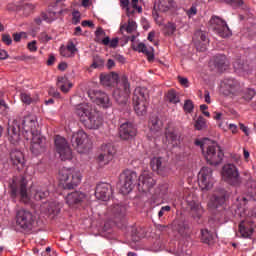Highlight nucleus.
Masks as SVG:
<instances>
[{
  "label": "nucleus",
  "mask_w": 256,
  "mask_h": 256,
  "mask_svg": "<svg viewBox=\"0 0 256 256\" xmlns=\"http://www.w3.org/2000/svg\"><path fill=\"white\" fill-rule=\"evenodd\" d=\"M37 117L26 116L22 121V135L27 141H30V149L33 155H40L45 151V137L37 129Z\"/></svg>",
  "instance_id": "f257e3e1"
},
{
  "label": "nucleus",
  "mask_w": 256,
  "mask_h": 256,
  "mask_svg": "<svg viewBox=\"0 0 256 256\" xmlns=\"http://www.w3.org/2000/svg\"><path fill=\"white\" fill-rule=\"evenodd\" d=\"M195 145L201 147L205 160L209 165H219L223 161V151L213 140H209L208 138L196 140Z\"/></svg>",
  "instance_id": "f03ea898"
},
{
  "label": "nucleus",
  "mask_w": 256,
  "mask_h": 256,
  "mask_svg": "<svg viewBox=\"0 0 256 256\" xmlns=\"http://www.w3.org/2000/svg\"><path fill=\"white\" fill-rule=\"evenodd\" d=\"M58 179L64 189H75L81 185L83 174L76 168L64 167L59 171Z\"/></svg>",
  "instance_id": "7ed1b4c3"
},
{
  "label": "nucleus",
  "mask_w": 256,
  "mask_h": 256,
  "mask_svg": "<svg viewBox=\"0 0 256 256\" xmlns=\"http://www.w3.org/2000/svg\"><path fill=\"white\" fill-rule=\"evenodd\" d=\"M133 105L136 115L143 117L147 115V107L149 105V91L144 87H137L134 90Z\"/></svg>",
  "instance_id": "20e7f679"
},
{
  "label": "nucleus",
  "mask_w": 256,
  "mask_h": 256,
  "mask_svg": "<svg viewBox=\"0 0 256 256\" xmlns=\"http://www.w3.org/2000/svg\"><path fill=\"white\" fill-rule=\"evenodd\" d=\"M19 194L23 203H29L31 199H35V201H42V199H46V197H49V190H47L46 188H32L31 191L28 192L27 180H25V178H22Z\"/></svg>",
  "instance_id": "39448f33"
},
{
  "label": "nucleus",
  "mask_w": 256,
  "mask_h": 256,
  "mask_svg": "<svg viewBox=\"0 0 256 256\" xmlns=\"http://www.w3.org/2000/svg\"><path fill=\"white\" fill-rule=\"evenodd\" d=\"M129 81L126 76H123L121 83L118 84V88L114 90L113 97L118 105H127L129 101V95L131 94Z\"/></svg>",
  "instance_id": "423d86ee"
},
{
  "label": "nucleus",
  "mask_w": 256,
  "mask_h": 256,
  "mask_svg": "<svg viewBox=\"0 0 256 256\" xmlns=\"http://www.w3.org/2000/svg\"><path fill=\"white\" fill-rule=\"evenodd\" d=\"M72 145L78 153H88L91 149V140L85 131L80 130L72 136Z\"/></svg>",
  "instance_id": "0eeeda50"
},
{
  "label": "nucleus",
  "mask_w": 256,
  "mask_h": 256,
  "mask_svg": "<svg viewBox=\"0 0 256 256\" xmlns=\"http://www.w3.org/2000/svg\"><path fill=\"white\" fill-rule=\"evenodd\" d=\"M137 181V173L131 170L124 171L120 176V191L122 195H129Z\"/></svg>",
  "instance_id": "6e6552de"
},
{
  "label": "nucleus",
  "mask_w": 256,
  "mask_h": 256,
  "mask_svg": "<svg viewBox=\"0 0 256 256\" xmlns=\"http://www.w3.org/2000/svg\"><path fill=\"white\" fill-rule=\"evenodd\" d=\"M215 180L213 179V170L209 167H203L198 173V185L202 191H209L213 189V184Z\"/></svg>",
  "instance_id": "1a4fd4ad"
},
{
  "label": "nucleus",
  "mask_w": 256,
  "mask_h": 256,
  "mask_svg": "<svg viewBox=\"0 0 256 256\" xmlns=\"http://www.w3.org/2000/svg\"><path fill=\"white\" fill-rule=\"evenodd\" d=\"M220 93L223 95H241V84L233 78H226L220 83Z\"/></svg>",
  "instance_id": "9d476101"
},
{
  "label": "nucleus",
  "mask_w": 256,
  "mask_h": 256,
  "mask_svg": "<svg viewBox=\"0 0 256 256\" xmlns=\"http://www.w3.org/2000/svg\"><path fill=\"white\" fill-rule=\"evenodd\" d=\"M222 179L229 183V185H239L241 177H239V170L236 165L226 164L222 169Z\"/></svg>",
  "instance_id": "9b49d317"
},
{
  "label": "nucleus",
  "mask_w": 256,
  "mask_h": 256,
  "mask_svg": "<svg viewBox=\"0 0 256 256\" xmlns=\"http://www.w3.org/2000/svg\"><path fill=\"white\" fill-rule=\"evenodd\" d=\"M55 148L62 161H69L73 159L71 147H69V143H67V140L64 137L56 136Z\"/></svg>",
  "instance_id": "f8f14e48"
},
{
  "label": "nucleus",
  "mask_w": 256,
  "mask_h": 256,
  "mask_svg": "<svg viewBox=\"0 0 256 256\" xmlns=\"http://www.w3.org/2000/svg\"><path fill=\"white\" fill-rule=\"evenodd\" d=\"M210 25H211L212 29H214V31H216V33H217V35H219V37H223L224 39L227 37H231V35H232L231 29H229L227 22H225L220 17L213 16L210 19Z\"/></svg>",
  "instance_id": "ddd939ff"
},
{
  "label": "nucleus",
  "mask_w": 256,
  "mask_h": 256,
  "mask_svg": "<svg viewBox=\"0 0 256 256\" xmlns=\"http://www.w3.org/2000/svg\"><path fill=\"white\" fill-rule=\"evenodd\" d=\"M35 218L30 211L25 209H20L16 213V225L20 227V229H29L33 226V222Z\"/></svg>",
  "instance_id": "4468645a"
},
{
  "label": "nucleus",
  "mask_w": 256,
  "mask_h": 256,
  "mask_svg": "<svg viewBox=\"0 0 256 256\" xmlns=\"http://www.w3.org/2000/svg\"><path fill=\"white\" fill-rule=\"evenodd\" d=\"M8 141L17 145L21 141V122L13 120L8 122Z\"/></svg>",
  "instance_id": "2eb2a0df"
},
{
  "label": "nucleus",
  "mask_w": 256,
  "mask_h": 256,
  "mask_svg": "<svg viewBox=\"0 0 256 256\" xmlns=\"http://www.w3.org/2000/svg\"><path fill=\"white\" fill-rule=\"evenodd\" d=\"M115 156V147L112 144H104L102 146V153H100L97 157V161L100 167H105V165H109L110 161H113V157Z\"/></svg>",
  "instance_id": "dca6fc26"
},
{
  "label": "nucleus",
  "mask_w": 256,
  "mask_h": 256,
  "mask_svg": "<svg viewBox=\"0 0 256 256\" xmlns=\"http://www.w3.org/2000/svg\"><path fill=\"white\" fill-rule=\"evenodd\" d=\"M89 97L94 103H96V105H100V107H103L104 109H109L111 106L109 95L101 90L89 92Z\"/></svg>",
  "instance_id": "f3484780"
},
{
  "label": "nucleus",
  "mask_w": 256,
  "mask_h": 256,
  "mask_svg": "<svg viewBox=\"0 0 256 256\" xmlns=\"http://www.w3.org/2000/svg\"><path fill=\"white\" fill-rule=\"evenodd\" d=\"M186 203H188L190 207V214L194 219H201V215H203V206L197 201V196H193L189 194L186 196Z\"/></svg>",
  "instance_id": "a211bd4d"
},
{
  "label": "nucleus",
  "mask_w": 256,
  "mask_h": 256,
  "mask_svg": "<svg viewBox=\"0 0 256 256\" xmlns=\"http://www.w3.org/2000/svg\"><path fill=\"white\" fill-rule=\"evenodd\" d=\"M95 111L96 110L93 108V105L89 103H81L75 107V115H77L82 123L88 119Z\"/></svg>",
  "instance_id": "6ab92c4d"
},
{
  "label": "nucleus",
  "mask_w": 256,
  "mask_h": 256,
  "mask_svg": "<svg viewBox=\"0 0 256 256\" xmlns=\"http://www.w3.org/2000/svg\"><path fill=\"white\" fill-rule=\"evenodd\" d=\"M150 166L158 175H167L169 173V165L162 157H153L150 161Z\"/></svg>",
  "instance_id": "aec40b11"
},
{
  "label": "nucleus",
  "mask_w": 256,
  "mask_h": 256,
  "mask_svg": "<svg viewBox=\"0 0 256 256\" xmlns=\"http://www.w3.org/2000/svg\"><path fill=\"white\" fill-rule=\"evenodd\" d=\"M112 193L113 191L108 183H100L96 186L95 197L99 201H109Z\"/></svg>",
  "instance_id": "412c9836"
},
{
  "label": "nucleus",
  "mask_w": 256,
  "mask_h": 256,
  "mask_svg": "<svg viewBox=\"0 0 256 256\" xmlns=\"http://www.w3.org/2000/svg\"><path fill=\"white\" fill-rule=\"evenodd\" d=\"M120 137L124 141H128V139H133L135 135H137V128L131 122L123 123L120 126Z\"/></svg>",
  "instance_id": "4be33fe9"
},
{
  "label": "nucleus",
  "mask_w": 256,
  "mask_h": 256,
  "mask_svg": "<svg viewBox=\"0 0 256 256\" xmlns=\"http://www.w3.org/2000/svg\"><path fill=\"white\" fill-rule=\"evenodd\" d=\"M82 123L86 127V129H99V127L103 125V118H101V116L99 115V112H97L96 110L92 115L86 118Z\"/></svg>",
  "instance_id": "5701e85b"
},
{
  "label": "nucleus",
  "mask_w": 256,
  "mask_h": 256,
  "mask_svg": "<svg viewBox=\"0 0 256 256\" xmlns=\"http://www.w3.org/2000/svg\"><path fill=\"white\" fill-rule=\"evenodd\" d=\"M63 10L57 8H53V10H50L46 13H42L39 17L35 19L36 25H41L43 21H46V23H52V21H55L59 17V14L62 13Z\"/></svg>",
  "instance_id": "b1692460"
},
{
  "label": "nucleus",
  "mask_w": 256,
  "mask_h": 256,
  "mask_svg": "<svg viewBox=\"0 0 256 256\" xmlns=\"http://www.w3.org/2000/svg\"><path fill=\"white\" fill-rule=\"evenodd\" d=\"M225 203V191L221 189L220 191H215L212 197L208 202V208L213 211V209H217L221 207Z\"/></svg>",
  "instance_id": "393cba45"
},
{
  "label": "nucleus",
  "mask_w": 256,
  "mask_h": 256,
  "mask_svg": "<svg viewBox=\"0 0 256 256\" xmlns=\"http://www.w3.org/2000/svg\"><path fill=\"white\" fill-rule=\"evenodd\" d=\"M253 231H255V222L245 220L239 224V233L243 239H250L253 235Z\"/></svg>",
  "instance_id": "a878e982"
},
{
  "label": "nucleus",
  "mask_w": 256,
  "mask_h": 256,
  "mask_svg": "<svg viewBox=\"0 0 256 256\" xmlns=\"http://www.w3.org/2000/svg\"><path fill=\"white\" fill-rule=\"evenodd\" d=\"M137 3H139V0H131L130 4L129 0H120V5L122 9H126L128 17H131L135 11L143 13V8L141 6H137Z\"/></svg>",
  "instance_id": "bb28decb"
},
{
  "label": "nucleus",
  "mask_w": 256,
  "mask_h": 256,
  "mask_svg": "<svg viewBox=\"0 0 256 256\" xmlns=\"http://www.w3.org/2000/svg\"><path fill=\"white\" fill-rule=\"evenodd\" d=\"M138 181L139 187L142 186L145 191H147V189H151V187L155 185V179H153V176L149 171L142 172Z\"/></svg>",
  "instance_id": "cd10ccee"
},
{
  "label": "nucleus",
  "mask_w": 256,
  "mask_h": 256,
  "mask_svg": "<svg viewBox=\"0 0 256 256\" xmlns=\"http://www.w3.org/2000/svg\"><path fill=\"white\" fill-rule=\"evenodd\" d=\"M41 210L44 211L45 213H48V215H57V213L61 211V204L55 200L45 202L41 206Z\"/></svg>",
  "instance_id": "c85d7f7f"
},
{
  "label": "nucleus",
  "mask_w": 256,
  "mask_h": 256,
  "mask_svg": "<svg viewBox=\"0 0 256 256\" xmlns=\"http://www.w3.org/2000/svg\"><path fill=\"white\" fill-rule=\"evenodd\" d=\"M77 53V46L73 42H69L66 46L60 47V55L65 59H71L75 57Z\"/></svg>",
  "instance_id": "c756f323"
},
{
  "label": "nucleus",
  "mask_w": 256,
  "mask_h": 256,
  "mask_svg": "<svg viewBox=\"0 0 256 256\" xmlns=\"http://www.w3.org/2000/svg\"><path fill=\"white\" fill-rule=\"evenodd\" d=\"M65 199L67 205H69V207H73L85 199V194H83L81 191H74L68 194Z\"/></svg>",
  "instance_id": "7c9ffc66"
},
{
  "label": "nucleus",
  "mask_w": 256,
  "mask_h": 256,
  "mask_svg": "<svg viewBox=\"0 0 256 256\" xmlns=\"http://www.w3.org/2000/svg\"><path fill=\"white\" fill-rule=\"evenodd\" d=\"M10 161L16 167H23L25 165V156L21 150H12L10 153Z\"/></svg>",
  "instance_id": "2f4dec72"
},
{
  "label": "nucleus",
  "mask_w": 256,
  "mask_h": 256,
  "mask_svg": "<svg viewBox=\"0 0 256 256\" xmlns=\"http://www.w3.org/2000/svg\"><path fill=\"white\" fill-rule=\"evenodd\" d=\"M117 81H119V75H117L116 73L100 75V82L105 87H111V86L117 84Z\"/></svg>",
  "instance_id": "473e14b6"
},
{
  "label": "nucleus",
  "mask_w": 256,
  "mask_h": 256,
  "mask_svg": "<svg viewBox=\"0 0 256 256\" xmlns=\"http://www.w3.org/2000/svg\"><path fill=\"white\" fill-rule=\"evenodd\" d=\"M234 70L236 73H239V75H245L247 71H249V65L245 63L243 60L238 59L233 63Z\"/></svg>",
  "instance_id": "72a5a7b5"
},
{
  "label": "nucleus",
  "mask_w": 256,
  "mask_h": 256,
  "mask_svg": "<svg viewBox=\"0 0 256 256\" xmlns=\"http://www.w3.org/2000/svg\"><path fill=\"white\" fill-rule=\"evenodd\" d=\"M214 65L218 69H226V67L229 65V62L227 61V57L223 54H219L214 57Z\"/></svg>",
  "instance_id": "f704fd0d"
},
{
  "label": "nucleus",
  "mask_w": 256,
  "mask_h": 256,
  "mask_svg": "<svg viewBox=\"0 0 256 256\" xmlns=\"http://www.w3.org/2000/svg\"><path fill=\"white\" fill-rule=\"evenodd\" d=\"M175 2L173 0H158L156 6L158 7L159 11L165 13V11H169L171 7H173Z\"/></svg>",
  "instance_id": "c9c22d12"
},
{
  "label": "nucleus",
  "mask_w": 256,
  "mask_h": 256,
  "mask_svg": "<svg viewBox=\"0 0 256 256\" xmlns=\"http://www.w3.org/2000/svg\"><path fill=\"white\" fill-rule=\"evenodd\" d=\"M137 30V23L133 20H129L128 21V25L127 24H122L120 26V32L121 33H133V31Z\"/></svg>",
  "instance_id": "e433bc0d"
},
{
  "label": "nucleus",
  "mask_w": 256,
  "mask_h": 256,
  "mask_svg": "<svg viewBox=\"0 0 256 256\" xmlns=\"http://www.w3.org/2000/svg\"><path fill=\"white\" fill-rule=\"evenodd\" d=\"M58 87H60L63 93H69V89L73 87V83L67 81V78H59L58 79Z\"/></svg>",
  "instance_id": "4c0bfd02"
},
{
  "label": "nucleus",
  "mask_w": 256,
  "mask_h": 256,
  "mask_svg": "<svg viewBox=\"0 0 256 256\" xmlns=\"http://www.w3.org/2000/svg\"><path fill=\"white\" fill-rule=\"evenodd\" d=\"M149 127H150V130L151 131H159L162 127H163V124L161 123V121L159 120V118L157 117H152L150 119V122H149Z\"/></svg>",
  "instance_id": "58836bf2"
},
{
  "label": "nucleus",
  "mask_w": 256,
  "mask_h": 256,
  "mask_svg": "<svg viewBox=\"0 0 256 256\" xmlns=\"http://www.w3.org/2000/svg\"><path fill=\"white\" fill-rule=\"evenodd\" d=\"M245 178L244 181H246V187L248 189H251L252 191H255L256 189V181L251 177V174L248 172H244Z\"/></svg>",
  "instance_id": "ea45409f"
},
{
  "label": "nucleus",
  "mask_w": 256,
  "mask_h": 256,
  "mask_svg": "<svg viewBox=\"0 0 256 256\" xmlns=\"http://www.w3.org/2000/svg\"><path fill=\"white\" fill-rule=\"evenodd\" d=\"M139 53H145L149 57H153V47H147L144 43H139L137 46Z\"/></svg>",
  "instance_id": "a19ab883"
},
{
  "label": "nucleus",
  "mask_w": 256,
  "mask_h": 256,
  "mask_svg": "<svg viewBox=\"0 0 256 256\" xmlns=\"http://www.w3.org/2000/svg\"><path fill=\"white\" fill-rule=\"evenodd\" d=\"M195 124L194 127L197 131H203V129L207 128V122L203 116H199L196 120L194 118Z\"/></svg>",
  "instance_id": "79ce46f5"
},
{
  "label": "nucleus",
  "mask_w": 256,
  "mask_h": 256,
  "mask_svg": "<svg viewBox=\"0 0 256 256\" xmlns=\"http://www.w3.org/2000/svg\"><path fill=\"white\" fill-rule=\"evenodd\" d=\"M108 213L114 217H120L121 213H123V207H121L119 204H116L108 209Z\"/></svg>",
  "instance_id": "37998d69"
},
{
  "label": "nucleus",
  "mask_w": 256,
  "mask_h": 256,
  "mask_svg": "<svg viewBox=\"0 0 256 256\" xmlns=\"http://www.w3.org/2000/svg\"><path fill=\"white\" fill-rule=\"evenodd\" d=\"M22 103H25L26 105H31V103H35L38 98L31 97V94L27 92H23L20 95Z\"/></svg>",
  "instance_id": "c03bdc74"
},
{
  "label": "nucleus",
  "mask_w": 256,
  "mask_h": 256,
  "mask_svg": "<svg viewBox=\"0 0 256 256\" xmlns=\"http://www.w3.org/2000/svg\"><path fill=\"white\" fill-rule=\"evenodd\" d=\"M240 93L243 99H245V101H251V99H253V97L256 95L255 89L251 88H247L246 90Z\"/></svg>",
  "instance_id": "a18cd8bd"
},
{
  "label": "nucleus",
  "mask_w": 256,
  "mask_h": 256,
  "mask_svg": "<svg viewBox=\"0 0 256 256\" xmlns=\"http://www.w3.org/2000/svg\"><path fill=\"white\" fill-rule=\"evenodd\" d=\"M167 100L170 103H173L174 105H177V103H179V96H177V92H175V90H170L167 93Z\"/></svg>",
  "instance_id": "49530a36"
},
{
  "label": "nucleus",
  "mask_w": 256,
  "mask_h": 256,
  "mask_svg": "<svg viewBox=\"0 0 256 256\" xmlns=\"http://www.w3.org/2000/svg\"><path fill=\"white\" fill-rule=\"evenodd\" d=\"M176 31H177V25H175V23L168 22L164 26V32L166 33V35H173V33H175Z\"/></svg>",
  "instance_id": "de8ad7c7"
},
{
  "label": "nucleus",
  "mask_w": 256,
  "mask_h": 256,
  "mask_svg": "<svg viewBox=\"0 0 256 256\" xmlns=\"http://www.w3.org/2000/svg\"><path fill=\"white\" fill-rule=\"evenodd\" d=\"M194 107H195V106L193 105V101H191V100H186L185 103H184L183 109H184V111H185L186 113H192Z\"/></svg>",
  "instance_id": "09e8293b"
},
{
  "label": "nucleus",
  "mask_w": 256,
  "mask_h": 256,
  "mask_svg": "<svg viewBox=\"0 0 256 256\" xmlns=\"http://www.w3.org/2000/svg\"><path fill=\"white\" fill-rule=\"evenodd\" d=\"M186 15L189 17V19L195 17V15H197V6H196V5H192V6L186 11Z\"/></svg>",
  "instance_id": "8fccbe9b"
},
{
  "label": "nucleus",
  "mask_w": 256,
  "mask_h": 256,
  "mask_svg": "<svg viewBox=\"0 0 256 256\" xmlns=\"http://www.w3.org/2000/svg\"><path fill=\"white\" fill-rule=\"evenodd\" d=\"M166 138L168 139V141H177V139H179V136L177 135V133L167 130Z\"/></svg>",
  "instance_id": "3c124183"
},
{
  "label": "nucleus",
  "mask_w": 256,
  "mask_h": 256,
  "mask_svg": "<svg viewBox=\"0 0 256 256\" xmlns=\"http://www.w3.org/2000/svg\"><path fill=\"white\" fill-rule=\"evenodd\" d=\"M72 23L74 24V25H77L78 23H80L81 22V13L79 12V11H74L73 13H72Z\"/></svg>",
  "instance_id": "603ef678"
},
{
  "label": "nucleus",
  "mask_w": 256,
  "mask_h": 256,
  "mask_svg": "<svg viewBox=\"0 0 256 256\" xmlns=\"http://www.w3.org/2000/svg\"><path fill=\"white\" fill-rule=\"evenodd\" d=\"M195 37H198V39L202 40L203 43H208L207 34L201 30L195 33Z\"/></svg>",
  "instance_id": "864d4df0"
},
{
  "label": "nucleus",
  "mask_w": 256,
  "mask_h": 256,
  "mask_svg": "<svg viewBox=\"0 0 256 256\" xmlns=\"http://www.w3.org/2000/svg\"><path fill=\"white\" fill-rule=\"evenodd\" d=\"M202 233V239L205 243H208L209 239H211V234L209 233V230L204 229L201 231Z\"/></svg>",
  "instance_id": "5fc2aeb1"
},
{
  "label": "nucleus",
  "mask_w": 256,
  "mask_h": 256,
  "mask_svg": "<svg viewBox=\"0 0 256 256\" xmlns=\"http://www.w3.org/2000/svg\"><path fill=\"white\" fill-rule=\"evenodd\" d=\"M217 124L220 129H222L223 131H227L228 124L225 119L222 118V120L218 121Z\"/></svg>",
  "instance_id": "6e6d98bb"
},
{
  "label": "nucleus",
  "mask_w": 256,
  "mask_h": 256,
  "mask_svg": "<svg viewBox=\"0 0 256 256\" xmlns=\"http://www.w3.org/2000/svg\"><path fill=\"white\" fill-rule=\"evenodd\" d=\"M168 211H171V206H164L160 209L158 212V217H163L165 213H168Z\"/></svg>",
  "instance_id": "4d7b16f0"
},
{
  "label": "nucleus",
  "mask_w": 256,
  "mask_h": 256,
  "mask_svg": "<svg viewBox=\"0 0 256 256\" xmlns=\"http://www.w3.org/2000/svg\"><path fill=\"white\" fill-rule=\"evenodd\" d=\"M225 3H230L231 5H238V7L243 6V0H224Z\"/></svg>",
  "instance_id": "13d9d810"
},
{
  "label": "nucleus",
  "mask_w": 256,
  "mask_h": 256,
  "mask_svg": "<svg viewBox=\"0 0 256 256\" xmlns=\"http://www.w3.org/2000/svg\"><path fill=\"white\" fill-rule=\"evenodd\" d=\"M28 49L29 51H32V52L37 51V41H32L28 43Z\"/></svg>",
  "instance_id": "bf43d9fd"
},
{
  "label": "nucleus",
  "mask_w": 256,
  "mask_h": 256,
  "mask_svg": "<svg viewBox=\"0 0 256 256\" xmlns=\"http://www.w3.org/2000/svg\"><path fill=\"white\" fill-rule=\"evenodd\" d=\"M2 41H3V43H6V45H11V43H13V40L11 39V36H9V35H3Z\"/></svg>",
  "instance_id": "052dcab7"
},
{
  "label": "nucleus",
  "mask_w": 256,
  "mask_h": 256,
  "mask_svg": "<svg viewBox=\"0 0 256 256\" xmlns=\"http://www.w3.org/2000/svg\"><path fill=\"white\" fill-rule=\"evenodd\" d=\"M40 41H42V43H47V41H51V37H49L47 33H42L40 35Z\"/></svg>",
  "instance_id": "680f3d73"
},
{
  "label": "nucleus",
  "mask_w": 256,
  "mask_h": 256,
  "mask_svg": "<svg viewBox=\"0 0 256 256\" xmlns=\"http://www.w3.org/2000/svg\"><path fill=\"white\" fill-rule=\"evenodd\" d=\"M24 10L25 11H33V9H35V4L33 3H26L24 4Z\"/></svg>",
  "instance_id": "e2e57ef3"
},
{
  "label": "nucleus",
  "mask_w": 256,
  "mask_h": 256,
  "mask_svg": "<svg viewBox=\"0 0 256 256\" xmlns=\"http://www.w3.org/2000/svg\"><path fill=\"white\" fill-rule=\"evenodd\" d=\"M117 45H119V38H113L112 40H110L109 47H112L113 49H115Z\"/></svg>",
  "instance_id": "0e129e2a"
},
{
  "label": "nucleus",
  "mask_w": 256,
  "mask_h": 256,
  "mask_svg": "<svg viewBox=\"0 0 256 256\" xmlns=\"http://www.w3.org/2000/svg\"><path fill=\"white\" fill-rule=\"evenodd\" d=\"M179 83L184 87H189V80L187 78L179 77Z\"/></svg>",
  "instance_id": "69168bd1"
},
{
  "label": "nucleus",
  "mask_w": 256,
  "mask_h": 256,
  "mask_svg": "<svg viewBox=\"0 0 256 256\" xmlns=\"http://www.w3.org/2000/svg\"><path fill=\"white\" fill-rule=\"evenodd\" d=\"M227 129H230L231 130V133H233L234 135L237 133L238 131V128H237V125L235 124H229L227 126Z\"/></svg>",
  "instance_id": "338daca9"
},
{
  "label": "nucleus",
  "mask_w": 256,
  "mask_h": 256,
  "mask_svg": "<svg viewBox=\"0 0 256 256\" xmlns=\"http://www.w3.org/2000/svg\"><path fill=\"white\" fill-rule=\"evenodd\" d=\"M240 129L247 137H249V127L245 126L244 124H240Z\"/></svg>",
  "instance_id": "774afa93"
}]
</instances>
